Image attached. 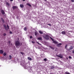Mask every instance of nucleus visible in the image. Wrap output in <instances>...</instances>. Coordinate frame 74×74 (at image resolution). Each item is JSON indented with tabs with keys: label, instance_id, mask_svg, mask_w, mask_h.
Listing matches in <instances>:
<instances>
[{
	"label": "nucleus",
	"instance_id": "17",
	"mask_svg": "<svg viewBox=\"0 0 74 74\" xmlns=\"http://www.w3.org/2000/svg\"><path fill=\"white\" fill-rule=\"evenodd\" d=\"M62 34H66V32L65 31H62Z\"/></svg>",
	"mask_w": 74,
	"mask_h": 74
},
{
	"label": "nucleus",
	"instance_id": "6",
	"mask_svg": "<svg viewBox=\"0 0 74 74\" xmlns=\"http://www.w3.org/2000/svg\"><path fill=\"white\" fill-rule=\"evenodd\" d=\"M12 8L13 10H15V9L18 8V7L16 6H14L12 7Z\"/></svg>",
	"mask_w": 74,
	"mask_h": 74
},
{
	"label": "nucleus",
	"instance_id": "47",
	"mask_svg": "<svg viewBox=\"0 0 74 74\" xmlns=\"http://www.w3.org/2000/svg\"><path fill=\"white\" fill-rule=\"evenodd\" d=\"M66 59H67V60H68V58H66Z\"/></svg>",
	"mask_w": 74,
	"mask_h": 74
},
{
	"label": "nucleus",
	"instance_id": "7",
	"mask_svg": "<svg viewBox=\"0 0 74 74\" xmlns=\"http://www.w3.org/2000/svg\"><path fill=\"white\" fill-rule=\"evenodd\" d=\"M56 56L60 58H63V56H62L61 54H60L59 55H56Z\"/></svg>",
	"mask_w": 74,
	"mask_h": 74
},
{
	"label": "nucleus",
	"instance_id": "48",
	"mask_svg": "<svg viewBox=\"0 0 74 74\" xmlns=\"http://www.w3.org/2000/svg\"><path fill=\"white\" fill-rule=\"evenodd\" d=\"M23 1H25V0H23Z\"/></svg>",
	"mask_w": 74,
	"mask_h": 74
},
{
	"label": "nucleus",
	"instance_id": "10",
	"mask_svg": "<svg viewBox=\"0 0 74 74\" xmlns=\"http://www.w3.org/2000/svg\"><path fill=\"white\" fill-rule=\"evenodd\" d=\"M62 45V44L61 43H60L58 44L57 45V47H60V45Z\"/></svg>",
	"mask_w": 74,
	"mask_h": 74
},
{
	"label": "nucleus",
	"instance_id": "18",
	"mask_svg": "<svg viewBox=\"0 0 74 74\" xmlns=\"http://www.w3.org/2000/svg\"><path fill=\"white\" fill-rule=\"evenodd\" d=\"M49 38H50L51 40H52V41H53L54 40H53V39L52 38V37H51L50 36V37H49Z\"/></svg>",
	"mask_w": 74,
	"mask_h": 74
},
{
	"label": "nucleus",
	"instance_id": "45",
	"mask_svg": "<svg viewBox=\"0 0 74 74\" xmlns=\"http://www.w3.org/2000/svg\"><path fill=\"white\" fill-rule=\"evenodd\" d=\"M10 1H13V0H10Z\"/></svg>",
	"mask_w": 74,
	"mask_h": 74
},
{
	"label": "nucleus",
	"instance_id": "4",
	"mask_svg": "<svg viewBox=\"0 0 74 74\" xmlns=\"http://www.w3.org/2000/svg\"><path fill=\"white\" fill-rule=\"evenodd\" d=\"M1 12L2 15H4V16H5V12H4V10H1Z\"/></svg>",
	"mask_w": 74,
	"mask_h": 74
},
{
	"label": "nucleus",
	"instance_id": "2",
	"mask_svg": "<svg viewBox=\"0 0 74 74\" xmlns=\"http://www.w3.org/2000/svg\"><path fill=\"white\" fill-rule=\"evenodd\" d=\"M43 37H44L46 40H49L50 36L48 34H45V36H43Z\"/></svg>",
	"mask_w": 74,
	"mask_h": 74
},
{
	"label": "nucleus",
	"instance_id": "38",
	"mask_svg": "<svg viewBox=\"0 0 74 74\" xmlns=\"http://www.w3.org/2000/svg\"><path fill=\"white\" fill-rule=\"evenodd\" d=\"M8 43H9V44H10V43H11V41H9V42H8Z\"/></svg>",
	"mask_w": 74,
	"mask_h": 74
},
{
	"label": "nucleus",
	"instance_id": "23",
	"mask_svg": "<svg viewBox=\"0 0 74 74\" xmlns=\"http://www.w3.org/2000/svg\"><path fill=\"white\" fill-rule=\"evenodd\" d=\"M27 5H28V6H29V7H32L31 5L29 3H27Z\"/></svg>",
	"mask_w": 74,
	"mask_h": 74
},
{
	"label": "nucleus",
	"instance_id": "36",
	"mask_svg": "<svg viewBox=\"0 0 74 74\" xmlns=\"http://www.w3.org/2000/svg\"><path fill=\"white\" fill-rule=\"evenodd\" d=\"M69 59H71V56H69Z\"/></svg>",
	"mask_w": 74,
	"mask_h": 74
},
{
	"label": "nucleus",
	"instance_id": "21",
	"mask_svg": "<svg viewBox=\"0 0 74 74\" xmlns=\"http://www.w3.org/2000/svg\"><path fill=\"white\" fill-rule=\"evenodd\" d=\"M1 19L2 21L3 22V23H4L5 22L4 20V19H3V18H1Z\"/></svg>",
	"mask_w": 74,
	"mask_h": 74
},
{
	"label": "nucleus",
	"instance_id": "8",
	"mask_svg": "<svg viewBox=\"0 0 74 74\" xmlns=\"http://www.w3.org/2000/svg\"><path fill=\"white\" fill-rule=\"evenodd\" d=\"M3 27H4L6 30H8V29H7V26H6V25L5 24L3 25Z\"/></svg>",
	"mask_w": 74,
	"mask_h": 74
},
{
	"label": "nucleus",
	"instance_id": "11",
	"mask_svg": "<svg viewBox=\"0 0 74 74\" xmlns=\"http://www.w3.org/2000/svg\"><path fill=\"white\" fill-rule=\"evenodd\" d=\"M6 58H7V57L5 56H3L2 57V59H3V60H5V59H6Z\"/></svg>",
	"mask_w": 74,
	"mask_h": 74
},
{
	"label": "nucleus",
	"instance_id": "49",
	"mask_svg": "<svg viewBox=\"0 0 74 74\" xmlns=\"http://www.w3.org/2000/svg\"><path fill=\"white\" fill-rule=\"evenodd\" d=\"M50 74H52V73H51Z\"/></svg>",
	"mask_w": 74,
	"mask_h": 74
},
{
	"label": "nucleus",
	"instance_id": "37",
	"mask_svg": "<svg viewBox=\"0 0 74 74\" xmlns=\"http://www.w3.org/2000/svg\"><path fill=\"white\" fill-rule=\"evenodd\" d=\"M9 33H10V34H12V32L11 31H10L9 32Z\"/></svg>",
	"mask_w": 74,
	"mask_h": 74
},
{
	"label": "nucleus",
	"instance_id": "32",
	"mask_svg": "<svg viewBox=\"0 0 74 74\" xmlns=\"http://www.w3.org/2000/svg\"><path fill=\"white\" fill-rule=\"evenodd\" d=\"M21 54H22V55H24V53L22 52H21Z\"/></svg>",
	"mask_w": 74,
	"mask_h": 74
},
{
	"label": "nucleus",
	"instance_id": "41",
	"mask_svg": "<svg viewBox=\"0 0 74 74\" xmlns=\"http://www.w3.org/2000/svg\"><path fill=\"white\" fill-rule=\"evenodd\" d=\"M48 25H49L50 26H51V24H48Z\"/></svg>",
	"mask_w": 74,
	"mask_h": 74
},
{
	"label": "nucleus",
	"instance_id": "40",
	"mask_svg": "<svg viewBox=\"0 0 74 74\" xmlns=\"http://www.w3.org/2000/svg\"><path fill=\"white\" fill-rule=\"evenodd\" d=\"M37 44H38L39 45H41L40 44V43H38V42H37Z\"/></svg>",
	"mask_w": 74,
	"mask_h": 74
},
{
	"label": "nucleus",
	"instance_id": "9",
	"mask_svg": "<svg viewBox=\"0 0 74 74\" xmlns=\"http://www.w3.org/2000/svg\"><path fill=\"white\" fill-rule=\"evenodd\" d=\"M51 68L50 69H52L53 70L54 69H55V66H51Z\"/></svg>",
	"mask_w": 74,
	"mask_h": 74
},
{
	"label": "nucleus",
	"instance_id": "44",
	"mask_svg": "<svg viewBox=\"0 0 74 74\" xmlns=\"http://www.w3.org/2000/svg\"><path fill=\"white\" fill-rule=\"evenodd\" d=\"M67 45H66V46H65V48H67Z\"/></svg>",
	"mask_w": 74,
	"mask_h": 74
},
{
	"label": "nucleus",
	"instance_id": "46",
	"mask_svg": "<svg viewBox=\"0 0 74 74\" xmlns=\"http://www.w3.org/2000/svg\"><path fill=\"white\" fill-rule=\"evenodd\" d=\"M73 53H74V51H73Z\"/></svg>",
	"mask_w": 74,
	"mask_h": 74
},
{
	"label": "nucleus",
	"instance_id": "27",
	"mask_svg": "<svg viewBox=\"0 0 74 74\" xmlns=\"http://www.w3.org/2000/svg\"><path fill=\"white\" fill-rule=\"evenodd\" d=\"M12 58V56H9V59L11 60V59Z\"/></svg>",
	"mask_w": 74,
	"mask_h": 74
},
{
	"label": "nucleus",
	"instance_id": "14",
	"mask_svg": "<svg viewBox=\"0 0 74 74\" xmlns=\"http://www.w3.org/2000/svg\"><path fill=\"white\" fill-rule=\"evenodd\" d=\"M4 53V51L3 50H0V53Z\"/></svg>",
	"mask_w": 74,
	"mask_h": 74
},
{
	"label": "nucleus",
	"instance_id": "16",
	"mask_svg": "<svg viewBox=\"0 0 74 74\" xmlns=\"http://www.w3.org/2000/svg\"><path fill=\"white\" fill-rule=\"evenodd\" d=\"M20 6L21 8H23V7H24V6L22 4H20Z\"/></svg>",
	"mask_w": 74,
	"mask_h": 74
},
{
	"label": "nucleus",
	"instance_id": "39",
	"mask_svg": "<svg viewBox=\"0 0 74 74\" xmlns=\"http://www.w3.org/2000/svg\"><path fill=\"white\" fill-rule=\"evenodd\" d=\"M32 42L33 44H34V43H35V42H34L33 41H32Z\"/></svg>",
	"mask_w": 74,
	"mask_h": 74
},
{
	"label": "nucleus",
	"instance_id": "43",
	"mask_svg": "<svg viewBox=\"0 0 74 74\" xmlns=\"http://www.w3.org/2000/svg\"><path fill=\"white\" fill-rule=\"evenodd\" d=\"M32 36H30V38H31V39H32Z\"/></svg>",
	"mask_w": 74,
	"mask_h": 74
},
{
	"label": "nucleus",
	"instance_id": "25",
	"mask_svg": "<svg viewBox=\"0 0 74 74\" xmlns=\"http://www.w3.org/2000/svg\"><path fill=\"white\" fill-rule=\"evenodd\" d=\"M65 74H71L69 72H65Z\"/></svg>",
	"mask_w": 74,
	"mask_h": 74
},
{
	"label": "nucleus",
	"instance_id": "5",
	"mask_svg": "<svg viewBox=\"0 0 74 74\" xmlns=\"http://www.w3.org/2000/svg\"><path fill=\"white\" fill-rule=\"evenodd\" d=\"M28 71L30 73H32V69L31 68H28Z\"/></svg>",
	"mask_w": 74,
	"mask_h": 74
},
{
	"label": "nucleus",
	"instance_id": "26",
	"mask_svg": "<svg viewBox=\"0 0 74 74\" xmlns=\"http://www.w3.org/2000/svg\"><path fill=\"white\" fill-rule=\"evenodd\" d=\"M50 48H51V49H53V50H54V48H53L51 46H49Z\"/></svg>",
	"mask_w": 74,
	"mask_h": 74
},
{
	"label": "nucleus",
	"instance_id": "50",
	"mask_svg": "<svg viewBox=\"0 0 74 74\" xmlns=\"http://www.w3.org/2000/svg\"><path fill=\"white\" fill-rule=\"evenodd\" d=\"M45 0V1H47V0Z\"/></svg>",
	"mask_w": 74,
	"mask_h": 74
},
{
	"label": "nucleus",
	"instance_id": "20",
	"mask_svg": "<svg viewBox=\"0 0 74 74\" xmlns=\"http://www.w3.org/2000/svg\"><path fill=\"white\" fill-rule=\"evenodd\" d=\"M6 5H8V6H10V4H9V3L8 2H6Z\"/></svg>",
	"mask_w": 74,
	"mask_h": 74
},
{
	"label": "nucleus",
	"instance_id": "33",
	"mask_svg": "<svg viewBox=\"0 0 74 74\" xmlns=\"http://www.w3.org/2000/svg\"><path fill=\"white\" fill-rule=\"evenodd\" d=\"M7 27H8V29H9L10 28H9V26H8V25H7Z\"/></svg>",
	"mask_w": 74,
	"mask_h": 74
},
{
	"label": "nucleus",
	"instance_id": "42",
	"mask_svg": "<svg viewBox=\"0 0 74 74\" xmlns=\"http://www.w3.org/2000/svg\"><path fill=\"white\" fill-rule=\"evenodd\" d=\"M17 19H19V17H18V16H17Z\"/></svg>",
	"mask_w": 74,
	"mask_h": 74
},
{
	"label": "nucleus",
	"instance_id": "12",
	"mask_svg": "<svg viewBox=\"0 0 74 74\" xmlns=\"http://www.w3.org/2000/svg\"><path fill=\"white\" fill-rule=\"evenodd\" d=\"M53 42L54 43V44H58V42L55 41H53Z\"/></svg>",
	"mask_w": 74,
	"mask_h": 74
},
{
	"label": "nucleus",
	"instance_id": "19",
	"mask_svg": "<svg viewBox=\"0 0 74 74\" xmlns=\"http://www.w3.org/2000/svg\"><path fill=\"white\" fill-rule=\"evenodd\" d=\"M38 40H42V38L41 37H39L38 38Z\"/></svg>",
	"mask_w": 74,
	"mask_h": 74
},
{
	"label": "nucleus",
	"instance_id": "34",
	"mask_svg": "<svg viewBox=\"0 0 74 74\" xmlns=\"http://www.w3.org/2000/svg\"><path fill=\"white\" fill-rule=\"evenodd\" d=\"M47 58H45L44 59V61H47Z\"/></svg>",
	"mask_w": 74,
	"mask_h": 74
},
{
	"label": "nucleus",
	"instance_id": "22",
	"mask_svg": "<svg viewBox=\"0 0 74 74\" xmlns=\"http://www.w3.org/2000/svg\"><path fill=\"white\" fill-rule=\"evenodd\" d=\"M71 49H73V47L71 46L70 47L69 50H71Z\"/></svg>",
	"mask_w": 74,
	"mask_h": 74
},
{
	"label": "nucleus",
	"instance_id": "13",
	"mask_svg": "<svg viewBox=\"0 0 74 74\" xmlns=\"http://www.w3.org/2000/svg\"><path fill=\"white\" fill-rule=\"evenodd\" d=\"M39 33L41 34H43V32L41 31H39Z\"/></svg>",
	"mask_w": 74,
	"mask_h": 74
},
{
	"label": "nucleus",
	"instance_id": "29",
	"mask_svg": "<svg viewBox=\"0 0 74 74\" xmlns=\"http://www.w3.org/2000/svg\"><path fill=\"white\" fill-rule=\"evenodd\" d=\"M6 55H7V54H6V53H3L4 56H5Z\"/></svg>",
	"mask_w": 74,
	"mask_h": 74
},
{
	"label": "nucleus",
	"instance_id": "35",
	"mask_svg": "<svg viewBox=\"0 0 74 74\" xmlns=\"http://www.w3.org/2000/svg\"><path fill=\"white\" fill-rule=\"evenodd\" d=\"M72 2V3H74V0H71Z\"/></svg>",
	"mask_w": 74,
	"mask_h": 74
},
{
	"label": "nucleus",
	"instance_id": "15",
	"mask_svg": "<svg viewBox=\"0 0 74 74\" xmlns=\"http://www.w3.org/2000/svg\"><path fill=\"white\" fill-rule=\"evenodd\" d=\"M27 59L28 60H32V59L29 57L27 58Z\"/></svg>",
	"mask_w": 74,
	"mask_h": 74
},
{
	"label": "nucleus",
	"instance_id": "30",
	"mask_svg": "<svg viewBox=\"0 0 74 74\" xmlns=\"http://www.w3.org/2000/svg\"><path fill=\"white\" fill-rule=\"evenodd\" d=\"M37 32H35V36H37Z\"/></svg>",
	"mask_w": 74,
	"mask_h": 74
},
{
	"label": "nucleus",
	"instance_id": "3",
	"mask_svg": "<svg viewBox=\"0 0 74 74\" xmlns=\"http://www.w3.org/2000/svg\"><path fill=\"white\" fill-rule=\"evenodd\" d=\"M21 65L22 66H25V62L23 61V62H21Z\"/></svg>",
	"mask_w": 74,
	"mask_h": 74
},
{
	"label": "nucleus",
	"instance_id": "28",
	"mask_svg": "<svg viewBox=\"0 0 74 74\" xmlns=\"http://www.w3.org/2000/svg\"><path fill=\"white\" fill-rule=\"evenodd\" d=\"M36 59H40V57H36Z\"/></svg>",
	"mask_w": 74,
	"mask_h": 74
},
{
	"label": "nucleus",
	"instance_id": "1",
	"mask_svg": "<svg viewBox=\"0 0 74 74\" xmlns=\"http://www.w3.org/2000/svg\"><path fill=\"white\" fill-rule=\"evenodd\" d=\"M15 45L16 48H18V46L20 45V42L18 40L16 41L15 42Z\"/></svg>",
	"mask_w": 74,
	"mask_h": 74
},
{
	"label": "nucleus",
	"instance_id": "24",
	"mask_svg": "<svg viewBox=\"0 0 74 74\" xmlns=\"http://www.w3.org/2000/svg\"><path fill=\"white\" fill-rule=\"evenodd\" d=\"M24 30H25V31H26L27 30V27H25L24 28Z\"/></svg>",
	"mask_w": 74,
	"mask_h": 74
},
{
	"label": "nucleus",
	"instance_id": "31",
	"mask_svg": "<svg viewBox=\"0 0 74 74\" xmlns=\"http://www.w3.org/2000/svg\"><path fill=\"white\" fill-rule=\"evenodd\" d=\"M6 35H7V34L5 33H4L3 34V36H6Z\"/></svg>",
	"mask_w": 74,
	"mask_h": 74
}]
</instances>
